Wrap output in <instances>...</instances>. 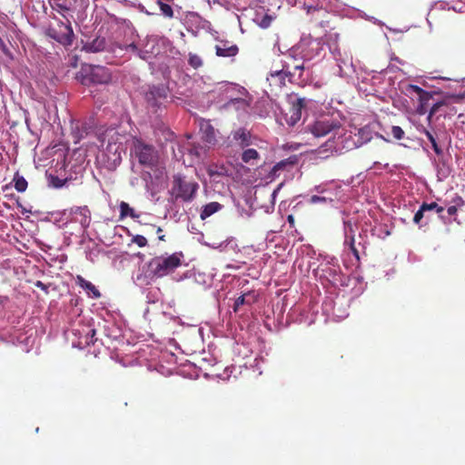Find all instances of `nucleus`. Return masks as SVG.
Here are the masks:
<instances>
[{
	"label": "nucleus",
	"mask_w": 465,
	"mask_h": 465,
	"mask_svg": "<svg viewBox=\"0 0 465 465\" xmlns=\"http://www.w3.org/2000/svg\"><path fill=\"white\" fill-rule=\"evenodd\" d=\"M359 147V143L341 124L334 136L330 138L320 147V153H341L343 151H351Z\"/></svg>",
	"instance_id": "f257e3e1"
},
{
	"label": "nucleus",
	"mask_w": 465,
	"mask_h": 465,
	"mask_svg": "<svg viewBox=\"0 0 465 465\" xmlns=\"http://www.w3.org/2000/svg\"><path fill=\"white\" fill-rule=\"evenodd\" d=\"M183 252H174L169 256H155L148 263V273L152 277L162 278L172 272L182 265Z\"/></svg>",
	"instance_id": "f03ea898"
},
{
	"label": "nucleus",
	"mask_w": 465,
	"mask_h": 465,
	"mask_svg": "<svg viewBox=\"0 0 465 465\" xmlns=\"http://www.w3.org/2000/svg\"><path fill=\"white\" fill-rule=\"evenodd\" d=\"M133 151L139 163L144 167L153 169L159 163V153L152 144L145 143L141 139L134 141Z\"/></svg>",
	"instance_id": "7ed1b4c3"
},
{
	"label": "nucleus",
	"mask_w": 465,
	"mask_h": 465,
	"mask_svg": "<svg viewBox=\"0 0 465 465\" xmlns=\"http://www.w3.org/2000/svg\"><path fill=\"white\" fill-rule=\"evenodd\" d=\"M169 89L164 84L150 85L144 93L147 107L156 113L167 102Z\"/></svg>",
	"instance_id": "20e7f679"
},
{
	"label": "nucleus",
	"mask_w": 465,
	"mask_h": 465,
	"mask_svg": "<svg viewBox=\"0 0 465 465\" xmlns=\"http://www.w3.org/2000/svg\"><path fill=\"white\" fill-rule=\"evenodd\" d=\"M199 188L195 182H188L177 175L173 178V192L175 193V198L182 199L183 202H190L194 198V195Z\"/></svg>",
	"instance_id": "39448f33"
},
{
	"label": "nucleus",
	"mask_w": 465,
	"mask_h": 465,
	"mask_svg": "<svg viewBox=\"0 0 465 465\" xmlns=\"http://www.w3.org/2000/svg\"><path fill=\"white\" fill-rule=\"evenodd\" d=\"M340 123L331 119H319L306 128L315 137H322L330 133L335 134Z\"/></svg>",
	"instance_id": "423d86ee"
},
{
	"label": "nucleus",
	"mask_w": 465,
	"mask_h": 465,
	"mask_svg": "<svg viewBox=\"0 0 465 465\" xmlns=\"http://www.w3.org/2000/svg\"><path fill=\"white\" fill-rule=\"evenodd\" d=\"M294 73L289 71L288 65H283L282 69L275 70L274 72H271L269 76L267 77V81L269 82V85L271 87L270 91L272 93H277L282 90L283 86H285V80L289 77V81H292V77Z\"/></svg>",
	"instance_id": "0eeeda50"
},
{
	"label": "nucleus",
	"mask_w": 465,
	"mask_h": 465,
	"mask_svg": "<svg viewBox=\"0 0 465 465\" xmlns=\"http://www.w3.org/2000/svg\"><path fill=\"white\" fill-rule=\"evenodd\" d=\"M145 43L143 44V50H141V57L147 59L149 55L157 56L162 53L163 47L165 45L166 40L163 38H158L155 35H146Z\"/></svg>",
	"instance_id": "6e6552de"
},
{
	"label": "nucleus",
	"mask_w": 465,
	"mask_h": 465,
	"mask_svg": "<svg viewBox=\"0 0 465 465\" xmlns=\"http://www.w3.org/2000/svg\"><path fill=\"white\" fill-rule=\"evenodd\" d=\"M83 49L90 52H99L105 46L104 38L94 35V31H81Z\"/></svg>",
	"instance_id": "1a4fd4ad"
},
{
	"label": "nucleus",
	"mask_w": 465,
	"mask_h": 465,
	"mask_svg": "<svg viewBox=\"0 0 465 465\" xmlns=\"http://www.w3.org/2000/svg\"><path fill=\"white\" fill-rule=\"evenodd\" d=\"M408 91L415 93L419 96V104L416 108L417 114L420 115L425 114L428 111L429 103L432 98V93L414 84H409Z\"/></svg>",
	"instance_id": "9d476101"
},
{
	"label": "nucleus",
	"mask_w": 465,
	"mask_h": 465,
	"mask_svg": "<svg viewBox=\"0 0 465 465\" xmlns=\"http://www.w3.org/2000/svg\"><path fill=\"white\" fill-rule=\"evenodd\" d=\"M232 142L240 146L245 148L252 144V136L249 130L244 127L237 128L231 133Z\"/></svg>",
	"instance_id": "9b49d317"
},
{
	"label": "nucleus",
	"mask_w": 465,
	"mask_h": 465,
	"mask_svg": "<svg viewBox=\"0 0 465 465\" xmlns=\"http://www.w3.org/2000/svg\"><path fill=\"white\" fill-rule=\"evenodd\" d=\"M218 44L215 45V52L218 56L232 57L238 54V46L228 40L218 39Z\"/></svg>",
	"instance_id": "f8f14e48"
},
{
	"label": "nucleus",
	"mask_w": 465,
	"mask_h": 465,
	"mask_svg": "<svg viewBox=\"0 0 465 465\" xmlns=\"http://www.w3.org/2000/svg\"><path fill=\"white\" fill-rule=\"evenodd\" d=\"M70 214L79 215V219L77 217L74 218L75 222L80 223V224L84 228H87L90 225L91 222V212L86 205L84 206H75L70 209Z\"/></svg>",
	"instance_id": "ddd939ff"
},
{
	"label": "nucleus",
	"mask_w": 465,
	"mask_h": 465,
	"mask_svg": "<svg viewBox=\"0 0 465 465\" xmlns=\"http://www.w3.org/2000/svg\"><path fill=\"white\" fill-rule=\"evenodd\" d=\"M90 80L94 84H105L110 81V74L105 67L94 65L91 67Z\"/></svg>",
	"instance_id": "4468645a"
},
{
	"label": "nucleus",
	"mask_w": 465,
	"mask_h": 465,
	"mask_svg": "<svg viewBox=\"0 0 465 465\" xmlns=\"http://www.w3.org/2000/svg\"><path fill=\"white\" fill-rule=\"evenodd\" d=\"M47 35L61 45L67 46L72 45L74 39V31H46Z\"/></svg>",
	"instance_id": "2eb2a0df"
},
{
	"label": "nucleus",
	"mask_w": 465,
	"mask_h": 465,
	"mask_svg": "<svg viewBox=\"0 0 465 465\" xmlns=\"http://www.w3.org/2000/svg\"><path fill=\"white\" fill-rule=\"evenodd\" d=\"M76 283L81 288L91 292L94 298H99L101 296L99 290L91 282L86 281L83 276L77 275Z\"/></svg>",
	"instance_id": "dca6fc26"
},
{
	"label": "nucleus",
	"mask_w": 465,
	"mask_h": 465,
	"mask_svg": "<svg viewBox=\"0 0 465 465\" xmlns=\"http://www.w3.org/2000/svg\"><path fill=\"white\" fill-rule=\"evenodd\" d=\"M291 103L290 113H300L302 114V109L306 107V100L302 97H297L295 94L289 96Z\"/></svg>",
	"instance_id": "f3484780"
},
{
	"label": "nucleus",
	"mask_w": 465,
	"mask_h": 465,
	"mask_svg": "<svg viewBox=\"0 0 465 465\" xmlns=\"http://www.w3.org/2000/svg\"><path fill=\"white\" fill-rule=\"evenodd\" d=\"M249 106V102L243 98H231L228 103L225 104L226 108H234L237 111H246Z\"/></svg>",
	"instance_id": "a211bd4d"
},
{
	"label": "nucleus",
	"mask_w": 465,
	"mask_h": 465,
	"mask_svg": "<svg viewBox=\"0 0 465 465\" xmlns=\"http://www.w3.org/2000/svg\"><path fill=\"white\" fill-rule=\"evenodd\" d=\"M355 136L360 147L372 139V132L369 126H364L358 130V134Z\"/></svg>",
	"instance_id": "6ab92c4d"
},
{
	"label": "nucleus",
	"mask_w": 465,
	"mask_h": 465,
	"mask_svg": "<svg viewBox=\"0 0 465 465\" xmlns=\"http://www.w3.org/2000/svg\"><path fill=\"white\" fill-rule=\"evenodd\" d=\"M221 208L222 204H220L217 202L209 203L203 207L200 217L202 220H205L206 218L210 217L211 215L221 210Z\"/></svg>",
	"instance_id": "aec40b11"
},
{
	"label": "nucleus",
	"mask_w": 465,
	"mask_h": 465,
	"mask_svg": "<svg viewBox=\"0 0 465 465\" xmlns=\"http://www.w3.org/2000/svg\"><path fill=\"white\" fill-rule=\"evenodd\" d=\"M241 158L245 163L254 164V161L260 160V154L255 149L249 148L242 152Z\"/></svg>",
	"instance_id": "412c9836"
},
{
	"label": "nucleus",
	"mask_w": 465,
	"mask_h": 465,
	"mask_svg": "<svg viewBox=\"0 0 465 465\" xmlns=\"http://www.w3.org/2000/svg\"><path fill=\"white\" fill-rule=\"evenodd\" d=\"M295 163H296L295 159L292 160L291 158H289V159L282 160L272 167V169L271 171V174L272 176H276V175H278L279 171L285 170L289 167H293Z\"/></svg>",
	"instance_id": "4be33fe9"
},
{
	"label": "nucleus",
	"mask_w": 465,
	"mask_h": 465,
	"mask_svg": "<svg viewBox=\"0 0 465 465\" xmlns=\"http://www.w3.org/2000/svg\"><path fill=\"white\" fill-rule=\"evenodd\" d=\"M203 132V140L208 143H213L215 142V132L213 127L210 124H206L201 127Z\"/></svg>",
	"instance_id": "5701e85b"
},
{
	"label": "nucleus",
	"mask_w": 465,
	"mask_h": 465,
	"mask_svg": "<svg viewBox=\"0 0 465 465\" xmlns=\"http://www.w3.org/2000/svg\"><path fill=\"white\" fill-rule=\"evenodd\" d=\"M126 216H130L132 218H138L139 215L135 213L134 210L129 206V204L125 202H121L120 203V218L124 219Z\"/></svg>",
	"instance_id": "b1692460"
},
{
	"label": "nucleus",
	"mask_w": 465,
	"mask_h": 465,
	"mask_svg": "<svg viewBox=\"0 0 465 465\" xmlns=\"http://www.w3.org/2000/svg\"><path fill=\"white\" fill-rule=\"evenodd\" d=\"M13 182L15 183L14 186L17 192H25L28 185L27 181L23 176L19 175L18 173H15Z\"/></svg>",
	"instance_id": "393cba45"
},
{
	"label": "nucleus",
	"mask_w": 465,
	"mask_h": 465,
	"mask_svg": "<svg viewBox=\"0 0 465 465\" xmlns=\"http://www.w3.org/2000/svg\"><path fill=\"white\" fill-rule=\"evenodd\" d=\"M423 133L426 135V137L428 138V140L430 142L431 146H432L433 151L435 152V153L437 155H441L443 151L438 145L437 141H436L435 137L433 136V134L429 130H427V129H423Z\"/></svg>",
	"instance_id": "a878e982"
},
{
	"label": "nucleus",
	"mask_w": 465,
	"mask_h": 465,
	"mask_svg": "<svg viewBox=\"0 0 465 465\" xmlns=\"http://www.w3.org/2000/svg\"><path fill=\"white\" fill-rule=\"evenodd\" d=\"M273 19H274V16L265 14L261 18H260L259 15H257L256 21H257V24L259 26H261L262 28H267L272 25V22Z\"/></svg>",
	"instance_id": "bb28decb"
},
{
	"label": "nucleus",
	"mask_w": 465,
	"mask_h": 465,
	"mask_svg": "<svg viewBox=\"0 0 465 465\" xmlns=\"http://www.w3.org/2000/svg\"><path fill=\"white\" fill-rule=\"evenodd\" d=\"M188 63L194 69H197L203 65L202 58L195 54H189Z\"/></svg>",
	"instance_id": "cd10ccee"
},
{
	"label": "nucleus",
	"mask_w": 465,
	"mask_h": 465,
	"mask_svg": "<svg viewBox=\"0 0 465 465\" xmlns=\"http://www.w3.org/2000/svg\"><path fill=\"white\" fill-rule=\"evenodd\" d=\"M422 210H426V211L435 210L437 213H441L444 211V208L442 206L438 205L437 203L432 202L430 203H423Z\"/></svg>",
	"instance_id": "c85d7f7f"
},
{
	"label": "nucleus",
	"mask_w": 465,
	"mask_h": 465,
	"mask_svg": "<svg viewBox=\"0 0 465 465\" xmlns=\"http://www.w3.org/2000/svg\"><path fill=\"white\" fill-rule=\"evenodd\" d=\"M48 179H49L51 185L54 188H61L66 183L65 179L63 180V179H60L58 176L52 175V174L49 175Z\"/></svg>",
	"instance_id": "c756f323"
},
{
	"label": "nucleus",
	"mask_w": 465,
	"mask_h": 465,
	"mask_svg": "<svg viewBox=\"0 0 465 465\" xmlns=\"http://www.w3.org/2000/svg\"><path fill=\"white\" fill-rule=\"evenodd\" d=\"M354 242H355V240H354L353 235L350 236V237L347 236L345 239V242H344L345 244L349 245L350 250L352 252L353 255L359 260L360 259L359 252L356 249Z\"/></svg>",
	"instance_id": "7c9ffc66"
},
{
	"label": "nucleus",
	"mask_w": 465,
	"mask_h": 465,
	"mask_svg": "<svg viewBox=\"0 0 465 465\" xmlns=\"http://www.w3.org/2000/svg\"><path fill=\"white\" fill-rule=\"evenodd\" d=\"M132 242L137 244L139 247L143 248L147 245V239L140 234L134 235L132 238Z\"/></svg>",
	"instance_id": "2f4dec72"
},
{
	"label": "nucleus",
	"mask_w": 465,
	"mask_h": 465,
	"mask_svg": "<svg viewBox=\"0 0 465 465\" xmlns=\"http://www.w3.org/2000/svg\"><path fill=\"white\" fill-rule=\"evenodd\" d=\"M249 295L250 294H243V295H241L240 297H238L235 300L234 306H233L234 312H236L241 305H243L245 303H249L250 304L252 302L249 300H246V296H249Z\"/></svg>",
	"instance_id": "473e14b6"
},
{
	"label": "nucleus",
	"mask_w": 465,
	"mask_h": 465,
	"mask_svg": "<svg viewBox=\"0 0 465 465\" xmlns=\"http://www.w3.org/2000/svg\"><path fill=\"white\" fill-rule=\"evenodd\" d=\"M290 116L287 118V124L291 126L295 125L302 118V114L300 113H290Z\"/></svg>",
	"instance_id": "72a5a7b5"
},
{
	"label": "nucleus",
	"mask_w": 465,
	"mask_h": 465,
	"mask_svg": "<svg viewBox=\"0 0 465 465\" xmlns=\"http://www.w3.org/2000/svg\"><path fill=\"white\" fill-rule=\"evenodd\" d=\"M391 134L396 140H401L404 137V131L401 126L394 125L391 127Z\"/></svg>",
	"instance_id": "f704fd0d"
},
{
	"label": "nucleus",
	"mask_w": 465,
	"mask_h": 465,
	"mask_svg": "<svg viewBox=\"0 0 465 465\" xmlns=\"http://www.w3.org/2000/svg\"><path fill=\"white\" fill-rule=\"evenodd\" d=\"M450 203H451L452 206H456L457 208H460L463 205H465V201L458 193H455L454 197L451 199Z\"/></svg>",
	"instance_id": "c9c22d12"
},
{
	"label": "nucleus",
	"mask_w": 465,
	"mask_h": 465,
	"mask_svg": "<svg viewBox=\"0 0 465 465\" xmlns=\"http://www.w3.org/2000/svg\"><path fill=\"white\" fill-rule=\"evenodd\" d=\"M332 200L330 198H327V197H324V196H318V195H312L310 200H309V203H312V204H315V203H325L327 202H331Z\"/></svg>",
	"instance_id": "e433bc0d"
},
{
	"label": "nucleus",
	"mask_w": 465,
	"mask_h": 465,
	"mask_svg": "<svg viewBox=\"0 0 465 465\" xmlns=\"http://www.w3.org/2000/svg\"><path fill=\"white\" fill-rule=\"evenodd\" d=\"M427 212L426 210H422V204L420 205V209L416 212L413 217V223L416 224H419L422 218L424 217V213Z\"/></svg>",
	"instance_id": "4c0bfd02"
},
{
	"label": "nucleus",
	"mask_w": 465,
	"mask_h": 465,
	"mask_svg": "<svg viewBox=\"0 0 465 465\" xmlns=\"http://www.w3.org/2000/svg\"><path fill=\"white\" fill-rule=\"evenodd\" d=\"M160 9L163 12V14L166 16H172L173 15V9L172 7L163 3H160Z\"/></svg>",
	"instance_id": "58836bf2"
},
{
	"label": "nucleus",
	"mask_w": 465,
	"mask_h": 465,
	"mask_svg": "<svg viewBox=\"0 0 465 465\" xmlns=\"http://www.w3.org/2000/svg\"><path fill=\"white\" fill-rule=\"evenodd\" d=\"M96 334V331L94 329H91L87 333V341L86 343L88 345L94 344L96 341V339H94V336Z\"/></svg>",
	"instance_id": "ea45409f"
},
{
	"label": "nucleus",
	"mask_w": 465,
	"mask_h": 465,
	"mask_svg": "<svg viewBox=\"0 0 465 465\" xmlns=\"http://www.w3.org/2000/svg\"><path fill=\"white\" fill-rule=\"evenodd\" d=\"M443 105H445L444 101L435 103L430 109V114H435L439 111V109Z\"/></svg>",
	"instance_id": "a19ab883"
},
{
	"label": "nucleus",
	"mask_w": 465,
	"mask_h": 465,
	"mask_svg": "<svg viewBox=\"0 0 465 465\" xmlns=\"http://www.w3.org/2000/svg\"><path fill=\"white\" fill-rule=\"evenodd\" d=\"M457 212H458V208H457L456 206H452V205H450V206H449V207H448V209H447V213H448V214H449V215H450V216L455 215V214L457 213Z\"/></svg>",
	"instance_id": "79ce46f5"
},
{
	"label": "nucleus",
	"mask_w": 465,
	"mask_h": 465,
	"mask_svg": "<svg viewBox=\"0 0 465 465\" xmlns=\"http://www.w3.org/2000/svg\"><path fill=\"white\" fill-rule=\"evenodd\" d=\"M163 232V229L161 227H157L156 229V233L158 234V239L160 241H165V235L164 234H162Z\"/></svg>",
	"instance_id": "37998d69"
},
{
	"label": "nucleus",
	"mask_w": 465,
	"mask_h": 465,
	"mask_svg": "<svg viewBox=\"0 0 465 465\" xmlns=\"http://www.w3.org/2000/svg\"><path fill=\"white\" fill-rule=\"evenodd\" d=\"M209 23L207 21H203L199 25H197L196 29H207L209 28Z\"/></svg>",
	"instance_id": "c03bdc74"
},
{
	"label": "nucleus",
	"mask_w": 465,
	"mask_h": 465,
	"mask_svg": "<svg viewBox=\"0 0 465 465\" xmlns=\"http://www.w3.org/2000/svg\"><path fill=\"white\" fill-rule=\"evenodd\" d=\"M293 69L296 71V70H299L301 71V74H300V76L302 75V72L303 71L304 69V65H303V63H301V64H297L293 66Z\"/></svg>",
	"instance_id": "a18cd8bd"
},
{
	"label": "nucleus",
	"mask_w": 465,
	"mask_h": 465,
	"mask_svg": "<svg viewBox=\"0 0 465 465\" xmlns=\"http://www.w3.org/2000/svg\"><path fill=\"white\" fill-rule=\"evenodd\" d=\"M0 49L4 52V53H6V50H7V47L6 45H5L3 39L0 37Z\"/></svg>",
	"instance_id": "49530a36"
},
{
	"label": "nucleus",
	"mask_w": 465,
	"mask_h": 465,
	"mask_svg": "<svg viewBox=\"0 0 465 465\" xmlns=\"http://www.w3.org/2000/svg\"><path fill=\"white\" fill-rule=\"evenodd\" d=\"M35 286L38 287V288H41L42 290H46V286L45 283H43L41 281H37L35 282Z\"/></svg>",
	"instance_id": "de8ad7c7"
},
{
	"label": "nucleus",
	"mask_w": 465,
	"mask_h": 465,
	"mask_svg": "<svg viewBox=\"0 0 465 465\" xmlns=\"http://www.w3.org/2000/svg\"><path fill=\"white\" fill-rule=\"evenodd\" d=\"M287 221L292 226L294 225V217L292 214L288 215Z\"/></svg>",
	"instance_id": "09e8293b"
},
{
	"label": "nucleus",
	"mask_w": 465,
	"mask_h": 465,
	"mask_svg": "<svg viewBox=\"0 0 465 465\" xmlns=\"http://www.w3.org/2000/svg\"><path fill=\"white\" fill-rule=\"evenodd\" d=\"M83 129H84V130H83V132H82V133L79 134V136H78V138H79V139L84 138V135H86V134H87L86 128H85L84 126H83Z\"/></svg>",
	"instance_id": "8fccbe9b"
},
{
	"label": "nucleus",
	"mask_w": 465,
	"mask_h": 465,
	"mask_svg": "<svg viewBox=\"0 0 465 465\" xmlns=\"http://www.w3.org/2000/svg\"><path fill=\"white\" fill-rule=\"evenodd\" d=\"M433 115H434V114H430V111H429V114H428V117H427V121H428V123H429V124H430V123H431V119H432V116H433Z\"/></svg>",
	"instance_id": "3c124183"
},
{
	"label": "nucleus",
	"mask_w": 465,
	"mask_h": 465,
	"mask_svg": "<svg viewBox=\"0 0 465 465\" xmlns=\"http://www.w3.org/2000/svg\"><path fill=\"white\" fill-rule=\"evenodd\" d=\"M315 191L318 192V193H324V189H322L321 186H316L315 187Z\"/></svg>",
	"instance_id": "603ef678"
},
{
	"label": "nucleus",
	"mask_w": 465,
	"mask_h": 465,
	"mask_svg": "<svg viewBox=\"0 0 465 465\" xmlns=\"http://www.w3.org/2000/svg\"><path fill=\"white\" fill-rule=\"evenodd\" d=\"M463 3H465V0H461Z\"/></svg>",
	"instance_id": "864d4df0"
}]
</instances>
